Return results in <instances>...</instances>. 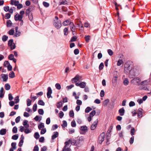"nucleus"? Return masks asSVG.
I'll return each mask as SVG.
<instances>
[{
  "mask_svg": "<svg viewBox=\"0 0 151 151\" xmlns=\"http://www.w3.org/2000/svg\"><path fill=\"white\" fill-rule=\"evenodd\" d=\"M8 58L9 60H12L14 58V56L12 54H10L8 56Z\"/></svg>",
  "mask_w": 151,
  "mask_h": 151,
  "instance_id": "nucleus-63",
  "label": "nucleus"
},
{
  "mask_svg": "<svg viewBox=\"0 0 151 151\" xmlns=\"http://www.w3.org/2000/svg\"><path fill=\"white\" fill-rule=\"evenodd\" d=\"M123 83L124 85H127L129 83V81L128 80V79L127 78H125V79H124L123 81Z\"/></svg>",
  "mask_w": 151,
  "mask_h": 151,
  "instance_id": "nucleus-25",
  "label": "nucleus"
},
{
  "mask_svg": "<svg viewBox=\"0 0 151 151\" xmlns=\"http://www.w3.org/2000/svg\"><path fill=\"white\" fill-rule=\"evenodd\" d=\"M85 39L86 42H88L90 40V36L89 35L85 36Z\"/></svg>",
  "mask_w": 151,
  "mask_h": 151,
  "instance_id": "nucleus-34",
  "label": "nucleus"
},
{
  "mask_svg": "<svg viewBox=\"0 0 151 151\" xmlns=\"http://www.w3.org/2000/svg\"><path fill=\"white\" fill-rule=\"evenodd\" d=\"M133 80L136 81L137 83H139L140 81V78L138 77L135 78L133 79Z\"/></svg>",
  "mask_w": 151,
  "mask_h": 151,
  "instance_id": "nucleus-51",
  "label": "nucleus"
},
{
  "mask_svg": "<svg viewBox=\"0 0 151 151\" xmlns=\"http://www.w3.org/2000/svg\"><path fill=\"white\" fill-rule=\"evenodd\" d=\"M71 23H72V22H71L70 19H68L63 22V24L64 26H67L69 24L70 25Z\"/></svg>",
  "mask_w": 151,
  "mask_h": 151,
  "instance_id": "nucleus-12",
  "label": "nucleus"
},
{
  "mask_svg": "<svg viewBox=\"0 0 151 151\" xmlns=\"http://www.w3.org/2000/svg\"><path fill=\"white\" fill-rule=\"evenodd\" d=\"M67 124L66 121L64 120L63 121V124L62 125L63 127H65L67 126Z\"/></svg>",
  "mask_w": 151,
  "mask_h": 151,
  "instance_id": "nucleus-44",
  "label": "nucleus"
},
{
  "mask_svg": "<svg viewBox=\"0 0 151 151\" xmlns=\"http://www.w3.org/2000/svg\"><path fill=\"white\" fill-rule=\"evenodd\" d=\"M70 140H68L65 142V146L62 151H71L70 148Z\"/></svg>",
  "mask_w": 151,
  "mask_h": 151,
  "instance_id": "nucleus-1",
  "label": "nucleus"
},
{
  "mask_svg": "<svg viewBox=\"0 0 151 151\" xmlns=\"http://www.w3.org/2000/svg\"><path fill=\"white\" fill-rule=\"evenodd\" d=\"M9 7L8 6H6L4 7V10L6 12L9 11Z\"/></svg>",
  "mask_w": 151,
  "mask_h": 151,
  "instance_id": "nucleus-41",
  "label": "nucleus"
},
{
  "mask_svg": "<svg viewBox=\"0 0 151 151\" xmlns=\"http://www.w3.org/2000/svg\"><path fill=\"white\" fill-rule=\"evenodd\" d=\"M19 3V2L18 1L16 0H11L10 2V4L12 5H14L16 6Z\"/></svg>",
  "mask_w": 151,
  "mask_h": 151,
  "instance_id": "nucleus-15",
  "label": "nucleus"
},
{
  "mask_svg": "<svg viewBox=\"0 0 151 151\" xmlns=\"http://www.w3.org/2000/svg\"><path fill=\"white\" fill-rule=\"evenodd\" d=\"M135 132V129L134 128H133L130 131V134L131 135L133 136Z\"/></svg>",
  "mask_w": 151,
  "mask_h": 151,
  "instance_id": "nucleus-54",
  "label": "nucleus"
},
{
  "mask_svg": "<svg viewBox=\"0 0 151 151\" xmlns=\"http://www.w3.org/2000/svg\"><path fill=\"white\" fill-rule=\"evenodd\" d=\"M54 134L52 136V139L54 140L58 137V133L57 132H54Z\"/></svg>",
  "mask_w": 151,
  "mask_h": 151,
  "instance_id": "nucleus-16",
  "label": "nucleus"
},
{
  "mask_svg": "<svg viewBox=\"0 0 151 151\" xmlns=\"http://www.w3.org/2000/svg\"><path fill=\"white\" fill-rule=\"evenodd\" d=\"M142 109L141 108L139 109L138 110V116L140 118L142 117Z\"/></svg>",
  "mask_w": 151,
  "mask_h": 151,
  "instance_id": "nucleus-18",
  "label": "nucleus"
},
{
  "mask_svg": "<svg viewBox=\"0 0 151 151\" xmlns=\"http://www.w3.org/2000/svg\"><path fill=\"white\" fill-rule=\"evenodd\" d=\"M98 122V119H96V120L93 123L91 127V130H93L96 129L97 126Z\"/></svg>",
  "mask_w": 151,
  "mask_h": 151,
  "instance_id": "nucleus-8",
  "label": "nucleus"
},
{
  "mask_svg": "<svg viewBox=\"0 0 151 151\" xmlns=\"http://www.w3.org/2000/svg\"><path fill=\"white\" fill-rule=\"evenodd\" d=\"M76 86H79L81 88H84L86 86V83L85 82L79 81L76 83Z\"/></svg>",
  "mask_w": 151,
  "mask_h": 151,
  "instance_id": "nucleus-6",
  "label": "nucleus"
},
{
  "mask_svg": "<svg viewBox=\"0 0 151 151\" xmlns=\"http://www.w3.org/2000/svg\"><path fill=\"white\" fill-rule=\"evenodd\" d=\"M129 105L130 107L133 106L135 105V103L134 101H131L129 103Z\"/></svg>",
  "mask_w": 151,
  "mask_h": 151,
  "instance_id": "nucleus-58",
  "label": "nucleus"
},
{
  "mask_svg": "<svg viewBox=\"0 0 151 151\" xmlns=\"http://www.w3.org/2000/svg\"><path fill=\"white\" fill-rule=\"evenodd\" d=\"M16 6H17V9H19L23 7L22 5L21 4H19V3Z\"/></svg>",
  "mask_w": 151,
  "mask_h": 151,
  "instance_id": "nucleus-55",
  "label": "nucleus"
},
{
  "mask_svg": "<svg viewBox=\"0 0 151 151\" xmlns=\"http://www.w3.org/2000/svg\"><path fill=\"white\" fill-rule=\"evenodd\" d=\"M123 63V61L121 59H120L118 61L117 65L118 66L121 65Z\"/></svg>",
  "mask_w": 151,
  "mask_h": 151,
  "instance_id": "nucleus-37",
  "label": "nucleus"
},
{
  "mask_svg": "<svg viewBox=\"0 0 151 151\" xmlns=\"http://www.w3.org/2000/svg\"><path fill=\"white\" fill-rule=\"evenodd\" d=\"M69 115L70 117H73L74 116V113L73 110H72L70 111Z\"/></svg>",
  "mask_w": 151,
  "mask_h": 151,
  "instance_id": "nucleus-43",
  "label": "nucleus"
},
{
  "mask_svg": "<svg viewBox=\"0 0 151 151\" xmlns=\"http://www.w3.org/2000/svg\"><path fill=\"white\" fill-rule=\"evenodd\" d=\"M92 109L91 107H88L85 109V112L86 113H88L89 112L91 111Z\"/></svg>",
  "mask_w": 151,
  "mask_h": 151,
  "instance_id": "nucleus-36",
  "label": "nucleus"
},
{
  "mask_svg": "<svg viewBox=\"0 0 151 151\" xmlns=\"http://www.w3.org/2000/svg\"><path fill=\"white\" fill-rule=\"evenodd\" d=\"M21 34V32L19 31H18L15 32V33L14 35L15 37H17L19 36Z\"/></svg>",
  "mask_w": 151,
  "mask_h": 151,
  "instance_id": "nucleus-48",
  "label": "nucleus"
},
{
  "mask_svg": "<svg viewBox=\"0 0 151 151\" xmlns=\"http://www.w3.org/2000/svg\"><path fill=\"white\" fill-rule=\"evenodd\" d=\"M53 25L58 29H59L62 26L60 20H54Z\"/></svg>",
  "mask_w": 151,
  "mask_h": 151,
  "instance_id": "nucleus-3",
  "label": "nucleus"
},
{
  "mask_svg": "<svg viewBox=\"0 0 151 151\" xmlns=\"http://www.w3.org/2000/svg\"><path fill=\"white\" fill-rule=\"evenodd\" d=\"M105 136V134L104 132L102 133L98 138V143L101 144L104 141Z\"/></svg>",
  "mask_w": 151,
  "mask_h": 151,
  "instance_id": "nucleus-4",
  "label": "nucleus"
},
{
  "mask_svg": "<svg viewBox=\"0 0 151 151\" xmlns=\"http://www.w3.org/2000/svg\"><path fill=\"white\" fill-rule=\"evenodd\" d=\"M64 113H63L61 111H60L59 113V117L60 118H62L64 116Z\"/></svg>",
  "mask_w": 151,
  "mask_h": 151,
  "instance_id": "nucleus-59",
  "label": "nucleus"
},
{
  "mask_svg": "<svg viewBox=\"0 0 151 151\" xmlns=\"http://www.w3.org/2000/svg\"><path fill=\"white\" fill-rule=\"evenodd\" d=\"M18 134H15L13 135L12 137V139H13L16 140L18 139Z\"/></svg>",
  "mask_w": 151,
  "mask_h": 151,
  "instance_id": "nucleus-42",
  "label": "nucleus"
},
{
  "mask_svg": "<svg viewBox=\"0 0 151 151\" xmlns=\"http://www.w3.org/2000/svg\"><path fill=\"white\" fill-rule=\"evenodd\" d=\"M31 132V130L28 128L26 129L24 131V132L26 134L29 133Z\"/></svg>",
  "mask_w": 151,
  "mask_h": 151,
  "instance_id": "nucleus-56",
  "label": "nucleus"
},
{
  "mask_svg": "<svg viewBox=\"0 0 151 151\" xmlns=\"http://www.w3.org/2000/svg\"><path fill=\"white\" fill-rule=\"evenodd\" d=\"M52 93V90L51 88L50 87H48L47 88V96L48 98H52L51 94Z\"/></svg>",
  "mask_w": 151,
  "mask_h": 151,
  "instance_id": "nucleus-7",
  "label": "nucleus"
},
{
  "mask_svg": "<svg viewBox=\"0 0 151 151\" xmlns=\"http://www.w3.org/2000/svg\"><path fill=\"white\" fill-rule=\"evenodd\" d=\"M14 33V31L13 29H11L8 32V34L10 35H13Z\"/></svg>",
  "mask_w": 151,
  "mask_h": 151,
  "instance_id": "nucleus-39",
  "label": "nucleus"
},
{
  "mask_svg": "<svg viewBox=\"0 0 151 151\" xmlns=\"http://www.w3.org/2000/svg\"><path fill=\"white\" fill-rule=\"evenodd\" d=\"M38 104L40 105L44 106L45 105V103L42 100H40L38 101Z\"/></svg>",
  "mask_w": 151,
  "mask_h": 151,
  "instance_id": "nucleus-27",
  "label": "nucleus"
},
{
  "mask_svg": "<svg viewBox=\"0 0 151 151\" xmlns=\"http://www.w3.org/2000/svg\"><path fill=\"white\" fill-rule=\"evenodd\" d=\"M125 113V110L124 107L120 109L119 110V113L121 116H123Z\"/></svg>",
  "mask_w": 151,
  "mask_h": 151,
  "instance_id": "nucleus-13",
  "label": "nucleus"
},
{
  "mask_svg": "<svg viewBox=\"0 0 151 151\" xmlns=\"http://www.w3.org/2000/svg\"><path fill=\"white\" fill-rule=\"evenodd\" d=\"M71 126L73 127H75L76 126V124L75 121H73L71 122Z\"/></svg>",
  "mask_w": 151,
  "mask_h": 151,
  "instance_id": "nucleus-62",
  "label": "nucleus"
},
{
  "mask_svg": "<svg viewBox=\"0 0 151 151\" xmlns=\"http://www.w3.org/2000/svg\"><path fill=\"white\" fill-rule=\"evenodd\" d=\"M14 73L13 71L11 72L9 74V77L10 78H13L15 77Z\"/></svg>",
  "mask_w": 151,
  "mask_h": 151,
  "instance_id": "nucleus-30",
  "label": "nucleus"
},
{
  "mask_svg": "<svg viewBox=\"0 0 151 151\" xmlns=\"http://www.w3.org/2000/svg\"><path fill=\"white\" fill-rule=\"evenodd\" d=\"M27 104L28 106H29L31 105V101L29 99L27 100Z\"/></svg>",
  "mask_w": 151,
  "mask_h": 151,
  "instance_id": "nucleus-35",
  "label": "nucleus"
},
{
  "mask_svg": "<svg viewBox=\"0 0 151 151\" xmlns=\"http://www.w3.org/2000/svg\"><path fill=\"white\" fill-rule=\"evenodd\" d=\"M35 138L36 139H38L39 138L40 135L38 132H35L34 135Z\"/></svg>",
  "mask_w": 151,
  "mask_h": 151,
  "instance_id": "nucleus-40",
  "label": "nucleus"
},
{
  "mask_svg": "<svg viewBox=\"0 0 151 151\" xmlns=\"http://www.w3.org/2000/svg\"><path fill=\"white\" fill-rule=\"evenodd\" d=\"M43 4L46 7H47L49 6V3L46 1H43Z\"/></svg>",
  "mask_w": 151,
  "mask_h": 151,
  "instance_id": "nucleus-47",
  "label": "nucleus"
},
{
  "mask_svg": "<svg viewBox=\"0 0 151 151\" xmlns=\"http://www.w3.org/2000/svg\"><path fill=\"white\" fill-rule=\"evenodd\" d=\"M70 28L71 30V31L73 32H75V29L76 27L74 24L73 22L70 23Z\"/></svg>",
  "mask_w": 151,
  "mask_h": 151,
  "instance_id": "nucleus-14",
  "label": "nucleus"
},
{
  "mask_svg": "<svg viewBox=\"0 0 151 151\" xmlns=\"http://www.w3.org/2000/svg\"><path fill=\"white\" fill-rule=\"evenodd\" d=\"M1 76L3 81L6 82L7 81L8 79V75L2 74L1 75Z\"/></svg>",
  "mask_w": 151,
  "mask_h": 151,
  "instance_id": "nucleus-10",
  "label": "nucleus"
},
{
  "mask_svg": "<svg viewBox=\"0 0 151 151\" xmlns=\"http://www.w3.org/2000/svg\"><path fill=\"white\" fill-rule=\"evenodd\" d=\"M16 144L15 142H12V143L11 146L12 148L14 149H15L16 148Z\"/></svg>",
  "mask_w": 151,
  "mask_h": 151,
  "instance_id": "nucleus-61",
  "label": "nucleus"
},
{
  "mask_svg": "<svg viewBox=\"0 0 151 151\" xmlns=\"http://www.w3.org/2000/svg\"><path fill=\"white\" fill-rule=\"evenodd\" d=\"M108 53L110 56H111L113 54V52L111 49H109L107 51Z\"/></svg>",
  "mask_w": 151,
  "mask_h": 151,
  "instance_id": "nucleus-64",
  "label": "nucleus"
},
{
  "mask_svg": "<svg viewBox=\"0 0 151 151\" xmlns=\"http://www.w3.org/2000/svg\"><path fill=\"white\" fill-rule=\"evenodd\" d=\"M6 133V129H2L0 130V134L1 135H5Z\"/></svg>",
  "mask_w": 151,
  "mask_h": 151,
  "instance_id": "nucleus-20",
  "label": "nucleus"
},
{
  "mask_svg": "<svg viewBox=\"0 0 151 151\" xmlns=\"http://www.w3.org/2000/svg\"><path fill=\"white\" fill-rule=\"evenodd\" d=\"M124 72L126 74H129L132 70V67L130 66L128 63H126L124 65Z\"/></svg>",
  "mask_w": 151,
  "mask_h": 151,
  "instance_id": "nucleus-2",
  "label": "nucleus"
},
{
  "mask_svg": "<svg viewBox=\"0 0 151 151\" xmlns=\"http://www.w3.org/2000/svg\"><path fill=\"white\" fill-rule=\"evenodd\" d=\"M5 88L6 90H8L10 88V86L9 84L6 83L5 85Z\"/></svg>",
  "mask_w": 151,
  "mask_h": 151,
  "instance_id": "nucleus-29",
  "label": "nucleus"
},
{
  "mask_svg": "<svg viewBox=\"0 0 151 151\" xmlns=\"http://www.w3.org/2000/svg\"><path fill=\"white\" fill-rule=\"evenodd\" d=\"M37 105L36 104H35L33 107V110L34 112H35L37 109Z\"/></svg>",
  "mask_w": 151,
  "mask_h": 151,
  "instance_id": "nucleus-60",
  "label": "nucleus"
},
{
  "mask_svg": "<svg viewBox=\"0 0 151 151\" xmlns=\"http://www.w3.org/2000/svg\"><path fill=\"white\" fill-rule=\"evenodd\" d=\"M28 122L27 120H25L23 122V124L25 128H27L29 127V125L28 124Z\"/></svg>",
  "mask_w": 151,
  "mask_h": 151,
  "instance_id": "nucleus-17",
  "label": "nucleus"
},
{
  "mask_svg": "<svg viewBox=\"0 0 151 151\" xmlns=\"http://www.w3.org/2000/svg\"><path fill=\"white\" fill-rule=\"evenodd\" d=\"M63 32L64 33V35H68V28H65Z\"/></svg>",
  "mask_w": 151,
  "mask_h": 151,
  "instance_id": "nucleus-26",
  "label": "nucleus"
},
{
  "mask_svg": "<svg viewBox=\"0 0 151 151\" xmlns=\"http://www.w3.org/2000/svg\"><path fill=\"white\" fill-rule=\"evenodd\" d=\"M81 78V76L77 75L72 79V81L73 82L74 81V82L76 83Z\"/></svg>",
  "mask_w": 151,
  "mask_h": 151,
  "instance_id": "nucleus-11",
  "label": "nucleus"
},
{
  "mask_svg": "<svg viewBox=\"0 0 151 151\" xmlns=\"http://www.w3.org/2000/svg\"><path fill=\"white\" fill-rule=\"evenodd\" d=\"M104 67V65L103 63H101L100 64L99 66V70H102Z\"/></svg>",
  "mask_w": 151,
  "mask_h": 151,
  "instance_id": "nucleus-52",
  "label": "nucleus"
},
{
  "mask_svg": "<svg viewBox=\"0 0 151 151\" xmlns=\"http://www.w3.org/2000/svg\"><path fill=\"white\" fill-rule=\"evenodd\" d=\"M69 140H70V143L73 145H76V141L74 139H70Z\"/></svg>",
  "mask_w": 151,
  "mask_h": 151,
  "instance_id": "nucleus-31",
  "label": "nucleus"
},
{
  "mask_svg": "<svg viewBox=\"0 0 151 151\" xmlns=\"http://www.w3.org/2000/svg\"><path fill=\"white\" fill-rule=\"evenodd\" d=\"M110 138V134H106V144L107 145H108L109 143V139Z\"/></svg>",
  "mask_w": 151,
  "mask_h": 151,
  "instance_id": "nucleus-22",
  "label": "nucleus"
},
{
  "mask_svg": "<svg viewBox=\"0 0 151 151\" xmlns=\"http://www.w3.org/2000/svg\"><path fill=\"white\" fill-rule=\"evenodd\" d=\"M38 112L40 114L42 115L44 114V111L42 109H41L38 110Z\"/></svg>",
  "mask_w": 151,
  "mask_h": 151,
  "instance_id": "nucleus-38",
  "label": "nucleus"
},
{
  "mask_svg": "<svg viewBox=\"0 0 151 151\" xmlns=\"http://www.w3.org/2000/svg\"><path fill=\"white\" fill-rule=\"evenodd\" d=\"M12 22L10 20H8L6 22V24H7V27H10L12 24Z\"/></svg>",
  "mask_w": 151,
  "mask_h": 151,
  "instance_id": "nucleus-24",
  "label": "nucleus"
},
{
  "mask_svg": "<svg viewBox=\"0 0 151 151\" xmlns=\"http://www.w3.org/2000/svg\"><path fill=\"white\" fill-rule=\"evenodd\" d=\"M55 87L58 90L60 89L61 86L60 85L59 83H57L55 85Z\"/></svg>",
  "mask_w": 151,
  "mask_h": 151,
  "instance_id": "nucleus-32",
  "label": "nucleus"
},
{
  "mask_svg": "<svg viewBox=\"0 0 151 151\" xmlns=\"http://www.w3.org/2000/svg\"><path fill=\"white\" fill-rule=\"evenodd\" d=\"M44 127V124L43 123H41L38 126V128L39 129L41 130L42 128Z\"/></svg>",
  "mask_w": 151,
  "mask_h": 151,
  "instance_id": "nucleus-28",
  "label": "nucleus"
},
{
  "mask_svg": "<svg viewBox=\"0 0 151 151\" xmlns=\"http://www.w3.org/2000/svg\"><path fill=\"white\" fill-rule=\"evenodd\" d=\"M11 17V14L8 13H6L5 15V18L6 19H8L10 18Z\"/></svg>",
  "mask_w": 151,
  "mask_h": 151,
  "instance_id": "nucleus-50",
  "label": "nucleus"
},
{
  "mask_svg": "<svg viewBox=\"0 0 151 151\" xmlns=\"http://www.w3.org/2000/svg\"><path fill=\"white\" fill-rule=\"evenodd\" d=\"M96 112L95 110L92 111L90 114V116L92 117L96 114Z\"/></svg>",
  "mask_w": 151,
  "mask_h": 151,
  "instance_id": "nucleus-49",
  "label": "nucleus"
},
{
  "mask_svg": "<svg viewBox=\"0 0 151 151\" xmlns=\"http://www.w3.org/2000/svg\"><path fill=\"white\" fill-rule=\"evenodd\" d=\"M109 102V100L108 99H106L103 101V104L104 106L107 105L108 103Z\"/></svg>",
  "mask_w": 151,
  "mask_h": 151,
  "instance_id": "nucleus-46",
  "label": "nucleus"
},
{
  "mask_svg": "<svg viewBox=\"0 0 151 151\" xmlns=\"http://www.w3.org/2000/svg\"><path fill=\"white\" fill-rule=\"evenodd\" d=\"M31 8L30 7H29L28 9L26 10L25 12L27 16L32 14L31 12Z\"/></svg>",
  "mask_w": 151,
  "mask_h": 151,
  "instance_id": "nucleus-19",
  "label": "nucleus"
},
{
  "mask_svg": "<svg viewBox=\"0 0 151 151\" xmlns=\"http://www.w3.org/2000/svg\"><path fill=\"white\" fill-rule=\"evenodd\" d=\"M8 38V37L6 35H4L2 37V40L3 42L6 41Z\"/></svg>",
  "mask_w": 151,
  "mask_h": 151,
  "instance_id": "nucleus-33",
  "label": "nucleus"
},
{
  "mask_svg": "<svg viewBox=\"0 0 151 151\" xmlns=\"http://www.w3.org/2000/svg\"><path fill=\"white\" fill-rule=\"evenodd\" d=\"M80 129L83 132H86L87 130V127L86 126H83L80 127Z\"/></svg>",
  "mask_w": 151,
  "mask_h": 151,
  "instance_id": "nucleus-21",
  "label": "nucleus"
},
{
  "mask_svg": "<svg viewBox=\"0 0 151 151\" xmlns=\"http://www.w3.org/2000/svg\"><path fill=\"white\" fill-rule=\"evenodd\" d=\"M13 39L10 40L8 42V45L10 47L11 50L14 49L16 47V46L14 43H13Z\"/></svg>",
  "mask_w": 151,
  "mask_h": 151,
  "instance_id": "nucleus-5",
  "label": "nucleus"
},
{
  "mask_svg": "<svg viewBox=\"0 0 151 151\" xmlns=\"http://www.w3.org/2000/svg\"><path fill=\"white\" fill-rule=\"evenodd\" d=\"M63 104L62 103V102L61 101H60L58 102L57 105V106L58 108H60L62 106Z\"/></svg>",
  "mask_w": 151,
  "mask_h": 151,
  "instance_id": "nucleus-45",
  "label": "nucleus"
},
{
  "mask_svg": "<svg viewBox=\"0 0 151 151\" xmlns=\"http://www.w3.org/2000/svg\"><path fill=\"white\" fill-rule=\"evenodd\" d=\"M148 83V80H145L142 81L140 83L139 85H146Z\"/></svg>",
  "mask_w": 151,
  "mask_h": 151,
  "instance_id": "nucleus-23",
  "label": "nucleus"
},
{
  "mask_svg": "<svg viewBox=\"0 0 151 151\" xmlns=\"http://www.w3.org/2000/svg\"><path fill=\"white\" fill-rule=\"evenodd\" d=\"M12 132L14 133H17V129L16 127H14L12 129Z\"/></svg>",
  "mask_w": 151,
  "mask_h": 151,
  "instance_id": "nucleus-57",
  "label": "nucleus"
},
{
  "mask_svg": "<svg viewBox=\"0 0 151 151\" xmlns=\"http://www.w3.org/2000/svg\"><path fill=\"white\" fill-rule=\"evenodd\" d=\"M23 18V16H22L21 15H20L18 14H17L14 16V20L16 21H21L22 20Z\"/></svg>",
  "mask_w": 151,
  "mask_h": 151,
  "instance_id": "nucleus-9",
  "label": "nucleus"
},
{
  "mask_svg": "<svg viewBox=\"0 0 151 151\" xmlns=\"http://www.w3.org/2000/svg\"><path fill=\"white\" fill-rule=\"evenodd\" d=\"M14 100L16 104H17L19 103V97L18 96H17L15 98Z\"/></svg>",
  "mask_w": 151,
  "mask_h": 151,
  "instance_id": "nucleus-53",
  "label": "nucleus"
}]
</instances>
